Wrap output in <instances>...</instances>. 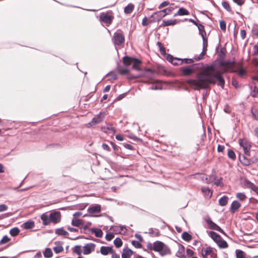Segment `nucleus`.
<instances>
[{"label": "nucleus", "mask_w": 258, "mask_h": 258, "mask_svg": "<svg viewBox=\"0 0 258 258\" xmlns=\"http://www.w3.org/2000/svg\"><path fill=\"white\" fill-rule=\"evenodd\" d=\"M226 67L223 69V72L216 70L213 64L208 66L201 72L197 74L196 79H188L186 83L195 90L206 89L208 88L209 84H215L216 80L218 85L224 88L225 80L222 77V73L230 72H233L232 68L230 66L235 64V61H225Z\"/></svg>", "instance_id": "obj_1"}, {"label": "nucleus", "mask_w": 258, "mask_h": 258, "mask_svg": "<svg viewBox=\"0 0 258 258\" xmlns=\"http://www.w3.org/2000/svg\"><path fill=\"white\" fill-rule=\"evenodd\" d=\"M147 248L149 250L158 252L161 256L170 254L171 251L169 247L161 241H156L153 243L148 242Z\"/></svg>", "instance_id": "obj_2"}, {"label": "nucleus", "mask_w": 258, "mask_h": 258, "mask_svg": "<svg viewBox=\"0 0 258 258\" xmlns=\"http://www.w3.org/2000/svg\"><path fill=\"white\" fill-rule=\"evenodd\" d=\"M40 218L45 226L49 225L50 223L57 224L60 221L61 214L59 211H53L49 215L46 213L42 214Z\"/></svg>", "instance_id": "obj_3"}, {"label": "nucleus", "mask_w": 258, "mask_h": 258, "mask_svg": "<svg viewBox=\"0 0 258 258\" xmlns=\"http://www.w3.org/2000/svg\"><path fill=\"white\" fill-rule=\"evenodd\" d=\"M239 144L244 152V155L239 154V161H241V158L247 160V161H252V159L250 158L251 156V143L245 139H240L239 140Z\"/></svg>", "instance_id": "obj_4"}, {"label": "nucleus", "mask_w": 258, "mask_h": 258, "mask_svg": "<svg viewBox=\"0 0 258 258\" xmlns=\"http://www.w3.org/2000/svg\"><path fill=\"white\" fill-rule=\"evenodd\" d=\"M113 19L114 16L111 11L102 12L100 14L99 20L105 23L107 27L112 24Z\"/></svg>", "instance_id": "obj_5"}, {"label": "nucleus", "mask_w": 258, "mask_h": 258, "mask_svg": "<svg viewBox=\"0 0 258 258\" xmlns=\"http://www.w3.org/2000/svg\"><path fill=\"white\" fill-rule=\"evenodd\" d=\"M203 67V64L202 63L193 64L191 68L188 67H183L180 68V71L182 72L183 75L185 76H188L191 75L194 71L196 69H202Z\"/></svg>", "instance_id": "obj_6"}, {"label": "nucleus", "mask_w": 258, "mask_h": 258, "mask_svg": "<svg viewBox=\"0 0 258 258\" xmlns=\"http://www.w3.org/2000/svg\"><path fill=\"white\" fill-rule=\"evenodd\" d=\"M125 41L124 36L122 31L118 29L114 33L112 37V41L115 45L120 46L124 43Z\"/></svg>", "instance_id": "obj_7"}, {"label": "nucleus", "mask_w": 258, "mask_h": 258, "mask_svg": "<svg viewBox=\"0 0 258 258\" xmlns=\"http://www.w3.org/2000/svg\"><path fill=\"white\" fill-rule=\"evenodd\" d=\"M105 113L103 112H100L99 114L96 115L92 119L91 121L89 122L87 126L90 127L94 124H98L102 122L104 118Z\"/></svg>", "instance_id": "obj_8"}, {"label": "nucleus", "mask_w": 258, "mask_h": 258, "mask_svg": "<svg viewBox=\"0 0 258 258\" xmlns=\"http://www.w3.org/2000/svg\"><path fill=\"white\" fill-rule=\"evenodd\" d=\"M206 223L209 226V228L211 229L219 231L221 233L223 234L224 235H226L225 232L221 229V228L212 221L210 218H208L206 220Z\"/></svg>", "instance_id": "obj_9"}, {"label": "nucleus", "mask_w": 258, "mask_h": 258, "mask_svg": "<svg viewBox=\"0 0 258 258\" xmlns=\"http://www.w3.org/2000/svg\"><path fill=\"white\" fill-rule=\"evenodd\" d=\"M96 245L93 243H89L83 247V253L85 255L90 254L95 250Z\"/></svg>", "instance_id": "obj_10"}, {"label": "nucleus", "mask_w": 258, "mask_h": 258, "mask_svg": "<svg viewBox=\"0 0 258 258\" xmlns=\"http://www.w3.org/2000/svg\"><path fill=\"white\" fill-rule=\"evenodd\" d=\"M202 255L203 258H208V255H210L212 258H216V254L214 252L210 247H208L205 250L203 249L202 250Z\"/></svg>", "instance_id": "obj_11"}, {"label": "nucleus", "mask_w": 258, "mask_h": 258, "mask_svg": "<svg viewBox=\"0 0 258 258\" xmlns=\"http://www.w3.org/2000/svg\"><path fill=\"white\" fill-rule=\"evenodd\" d=\"M163 17H164V16L163 14V13H162L161 10L154 12L150 17V18L152 19L150 22L153 23L158 22Z\"/></svg>", "instance_id": "obj_12"}, {"label": "nucleus", "mask_w": 258, "mask_h": 258, "mask_svg": "<svg viewBox=\"0 0 258 258\" xmlns=\"http://www.w3.org/2000/svg\"><path fill=\"white\" fill-rule=\"evenodd\" d=\"M88 212L90 214L99 213L101 212V206L99 205L91 206L88 208Z\"/></svg>", "instance_id": "obj_13"}, {"label": "nucleus", "mask_w": 258, "mask_h": 258, "mask_svg": "<svg viewBox=\"0 0 258 258\" xmlns=\"http://www.w3.org/2000/svg\"><path fill=\"white\" fill-rule=\"evenodd\" d=\"M134 252L128 247H125L122 250L121 253V258H131Z\"/></svg>", "instance_id": "obj_14"}, {"label": "nucleus", "mask_w": 258, "mask_h": 258, "mask_svg": "<svg viewBox=\"0 0 258 258\" xmlns=\"http://www.w3.org/2000/svg\"><path fill=\"white\" fill-rule=\"evenodd\" d=\"M241 207L240 203L237 201H234L231 204L230 211L232 213H234Z\"/></svg>", "instance_id": "obj_15"}, {"label": "nucleus", "mask_w": 258, "mask_h": 258, "mask_svg": "<svg viewBox=\"0 0 258 258\" xmlns=\"http://www.w3.org/2000/svg\"><path fill=\"white\" fill-rule=\"evenodd\" d=\"M142 63V62L140 59L135 57L132 62L133 63L132 69L137 71H140L141 70L140 66Z\"/></svg>", "instance_id": "obj_16"}, {"label": "nucleus", "mask_w": 258, "mask_h": 258, "mask_svg": "<svg viewBox=\"0 0 258 258\" xmlns=\"http://www.w3.org/2000/svg\"><path fill=\"white\" fill-rule=\"evenodd\" d=\"M202 193L206 198H211L212 196V191L208 186H202L201 188Z\"/></svg>", "instance_id": "obj_17"}, {"label": "nucleus", "mask_w": 258, "mask_h": 258, "mask_svg": "<svg viewBox=\"0 0 258 258\" xmlns=\"http://www.w3.org/2000/svg\"><path fill=\"white\" fill-rule=\"evenodd\" d=\"M110 229L112 230L114 234L121 233L124 229L125 230V231H124V233L126 232V228L124 226H112Z\"/></svg>", "instance_id": "obj_18"}, {"label": "nucleus", "mask_w": 258, "mask_h": 258, "mask_svg": "<svg viewBox=\"0 0 258 258\" xmlns=\"http://www.w3.org/2000/svg\"><path fill=\"white\" fill-rule=\"evenodd\" d=\"M113 248L110 246H102L100 247V253L104 255H107L109 253H112Z\"/></svg>", "instance_id": "obj_19"}, {"label": "nucleus", "mask_w": 258, "mask_h": 258, "mask_svg": "<svg viewBox=\"0 0 258 258\" xmlns=\"http://www.w3.org/2000/svg\"><path fill=\"white\" fill-rule=\"evenodd\" d=\"M209 235L216 243L222 238L220 235L213 231L209 232Z\"/></svg>", "instance_id": "obj_20"}, {"label": "nucleus", "mask_w": 258, "mask_h": 258, "mask_svg": "<svg viewBox=\"0 0 258 258\" xmlns=\"http://www.w3.org/2000/svg\"><path fill=\"white\" fill-rule=\"evenodd\" d=\"M178 23V21L177 20H163L162 21L161 26L163 27L171 26V25H175Z\"/></svg>", "instance_id": "obj_21"}, {"label": "nucleus", "mask_w": 258, "mask_h": 258, "mask_svg": "<svg viewBox=\"0 0 258 258\" xmlns=\"http://www.w3.org/2000/svg\"><path fill=\"white\" fill-rule=\"evenodd\" d=\"M134 58L135 57L125 56L122 58V62L124 66L128 67L132 63Z\"/></svg>", "instance_id": "obj_22"}, {"label": "nucleus", "mask_w": 258, "mask_h": 258, "mask_svg": "<svg viewBox=\"0 0 258 258\" xmlns=\"http://www.w3.org/2000/svg\"><path fill=\"white\" fill-rule=\"evenodd\" d=\"M35 226L34 222L33 221H28L24 223L21 225V227L24 229H30L33 228Z\"/></svg>", "instance_id": "obj_23"}, {"label": "nucleus", "mask_w": 258, "mask_h": 258, "mask_svg": "<svg viewBox=\"0 0 258 258\" xmlns=\"http://www.w3.org/2000/svg\"><path fill=\"white\" fill-rule=\"evenodd\" d=\"M189 14V12L185 8L181 7L179 8L178 11L174 15V17H176L177 16H185L188 15Z\"/></svg>", "instance_id": "obj_24"}, {"label": "nucleus", "mask_w": 258, "mask_h": 258, "mask_svg": "<svg viewBox=\"0 0 258 258\" xmlns=\"http://www.w3.org/2000/svg\"><path fill=\"white\" fill-rule=\"evenodd\" d=\"M89 231L92 233H94L96 237L100 238L103 235V232L100 229L93 228L90 229Z\"/></svg>", "instance_id": "obj_25"}, {"label": "nucleus", "mask_w": 258, "mask_h": 258, "mask_svg": "<svg viewBox=\"0 0 258 258\" xmlns=\"http://www.w3.org/2000/svg\"><path fill=\"white\" fill-rule=\"evenodd\" d=\"M184 246L180 244L179 246L178 250L176 253V256L180 258H183L184 257Z\"/></svg>", "instance_id": "obj_26"}, {"label": "nucleus", "mask_w": 258, "mask_h": 258, "mask_svg": "<svg viewBox=\"0 0 258 258\" xmlns=\"http://www.w3.org/2000/svg\"><path fill=\"white\" fill-rule=\"evenodd\" d=\"M242 185L246 188H250L252 186L253 183L248 180L247 178H243L242 179Z\"/></svg>", "instance_id": "obj_27"}, {"label": "nucleus", "mask_w": 258, "mask_h": 258, "mask_svg": "<svg viewBox=\"0 0 258 258\" xmlns=\"http://www.w3.org/2000/svg\"><path fill=\"white\" fill-rule=\"evenodd\" d=\"M228 197L226 196L222 197L219 200V205H220L221 206H226L228 203Z\"/></svg>", "instance_id": "obj_28"}, {"label": "nucleus", "mask_w": 258, "mask_h": 258, "mask_svg": "<svg viewBox=\"0 0 258 258\" xmlns=\"http://www.w3.org/2000/svg\"><path fill=\"white\" fill-rule=\"evenodd\" d=\"M134 9V6L133 4L130 3L128 4L125 8H124V12L125 14H131Z\"/></svg>", "instance_id": "obj_29"}, {"label": "nucleus", "mask_w": 258, "mask_h": 258, "mask_svg": "<svg viewBox=\"0 0 258 258\" xmlns=\"http://www.w3.org/2000/svg\"><path fill=\"white\" fill-rule=\"evenodd\" d=\"M198 28V30L199 31V34L201 35V37L206 36V32L205 30V27L203 25L200 24L197 27Z\"/></svg>", "instance_id": "obj_30"}, {"label": "nucleus", "mask_w": 258, "mask_h": 258, "mask_svg": "<svg viewBox=\"0 0 258 258\" xmlns=\"http://www.w3.org/2000/svg\"><path fill=\"white\" fill-rule=\"evenodd\" d=\"M149 233L152 236H158L160 235V231L158 229L150 228Z\"/></svg>", "instance_id": "obj_31"}, {"label": "nucleus", "mask_w": 258, "mask_h": 258, "mask_svg": "<svg viewBox=\"0 0 258 258\" xmlns=\"http://www.w3.org/2000/svg\"><path fill=\"white\" fill-rule=\"evenodd\" d=\"M217 244H218V246L221 248H225L228 246L227 242L222 238L219 240V242L217 243Z\"/></svg>", "instance_id": "obj_32"}, {"label": "nucleus", "mask_w": 258, "mask_h": 258, "mask_svg": "<svg viewBox=\"0 0 258 258\" xmlns=\"http://www.w3.org/2000/svg\"><path fill=\"white\" fill-rule=\"evenodd\" d=\"M174 9L173 7H169L167 8L161 10V11L162 13H163L164 16L165 17L166 15L171 14V13L174 10Z\"/></svg>", "instance_id": "obj_33"}, {"label": "nucleus", "mask_w": 258, "mask_h": 258, "mask_svg": "<svg viewBox=\"0 0 258 258\" xmlns=\"http://www.w3.org/2000/svg\"><path fill=\"white\" fill-rule=\"evenodd\" d=\"M43 255L46 258H49L52 256V252L50 248H46L43 252Z\"/></svg>", "instance_id": "obj_34"}, {"label": "nucleus", "mask_w": 258, "mask_h": 258, "mask_svg": "<svg viewBox=\"0 0 258 258\" xmlns=\"http://www.w3.org/2000/svg\"><path fill=\"white\" fill-rule=\"evenodd\" d=\"M251 113L252 114L253 118L254 120L258 121V109L252 107L251 109Z\"/></svg>", "instance_id": "obj_35"}, {"label": "nucleus", "mask_w": 258, "mask_h": 258, "mask_svg": "<svg viewBox=\"0 0 258 258\" xmlns=\"http://www.w3.org/2000/svg\"><path fill=\"white\" fill-rule=\"evenodd\" d=\"M55 233L58 235L66 236L68 234L67 231L63 229V228H58L55 231Z\"/></svg>", "instance_id": "obj_36"}, {"label": "nucleus", "mask_w": 258, "mask_h": 258, "mask_svg": "<svg viewBox=\"0 0 258 258\" xmlns=\"http://www.w3.org/2000/svg\"><path fill=\"white\" fill-rule=\"evenodd\" d=\"M83 223V220L78 219H73L72 221V225L74 226L78 227Z\"/></svg>", "instance_id": "obj_37"}, {"label": "nucleus", "mask_w": 258, "mask_h": 258, "mask_svg": "<svg viewBox=\"0 0 258 258\" xmlns=\"http://www.w3.org/2000/svg\"><path fill=\"white\" fill-rule=\"evenodd\" d=\"M182 238L186 241H189L191 239L192 236L188 232H184L182 234Z\"/></svg>", "instance_id": "obj_38"}, {"label": "nucleus", "mask_w": 258, "mask_h": 258, "mask_svg": "<svg viewBox=\"0 0 258 258\" xmlns=\"http://www.w3.org/2000/svg\"><path fill=\"white\" fill-rule=\"evenodd\" d=\"M19 232L20 230L18 227H14L11 229L10 231V234L13 237H15L18 235Z\"/></svg>", "instance_id": "obj_39"}, {"label": "nucleus", "mask_w": 258, "mask_h": 258, "mask_svg": "<svg viewBox=\"0 0 258 258\" xmlns=\"http://www.w3.org/2000/svg\"><path fill=\"white\" fill-rule=\"evenodd\" d=\"M236 197L240 201H244L246 199V196L244 192H238L236 194Z\"/></svg>", "instance_id": "obj_40"}, {"label": "nucleus", "mask_w": 258, "mask_h": 258, "mask_svg": "<svg viewBox=\"0 0 258 258\" xmlns=\"http://www.w3.org/2000/svg\"><path fill=\"white\" fill-rule=\"evenodd\" d=\"M73 252L77 254L78 255H81V253L83 252V250H82L81 246V245H76L73 248Z\"/></svg>", "instance_id": "obj_41"}, {"label": "nucleus", "mask_w": 258, "mask_h": 258, "mask_svg": "<svg viewBox=\"0 0 258 258\" xmlns=\"http://www.w3.org/2000/svg\"><path fill=\"white\" fill-rule=\"evenodd\" d=\"M222 7L228 12H232V9L229 5V4L227 1H223L222 2Z\"/></svg>", "instance_id": "obj_42"}, {"label": "nucleus", "mask_w": 258, "mask_h": 258, "mask_svg": "<svg viewBox=\"0 0 258 258\" xmlns=\"http://www.w3.org/2000/svg\"><path fill=\"white\" fill-rule=\"evenodd\" d=\"M114 244L117 248L120 247L122 245V241L120 238H116L113 241Z\"/></svg>", "instance_id": "obj_43"}, {"label": "nucleus", "mask_w": 258, "mask_h": 258, "mask_svg": "<svg viewBox=\"0 0 258 258\" xmlns=\"http://www.w3.org/2000/svg\"><path fill=\"white\" fill-rule=\"evenodd\" d=\"M157 45L159 48L160 52L162 54H164L166 53L165 48L161 42L159 41L157 42Z\"/></svg>", "instance_id": "obj_44"}, {"label": "nucleus", "mask_w": 258, "mask_h": 258, "mask_svg": "<svg viewBox=\"0 0 258 258\" xmlns=\"http://www.w3.org/2000/svg\"><path fill=\"white\" fill-rule=\"evenodd\" d=\"M151 18H148L147 17H145L142 20V25L143 26H147L148 25L149 23H152L153 22H151L150 21H151Z\"/></svg>", "instance_id": "obj_45"}, {"label": "nucleus", "mask_w": 258, "mask_h": 258, "mask_svg": "<svg viewBox=\"0 0 258 258\" xmlns=\"http://www.w3.org/2000/svg\"><path fill=\"white\" fill-rule=\"evenodd\" d=\"M203 39V51H205L206 50L207 47L208 46V38L206 36L202 37Z\"/></svg>", "instance_id": "obj_46"}, {"label": "nucleus", "mask_w": 258, "mask_h": 258, "mask_svg": "<svg viewBox=\"0 0 258 258\" xmlns=\"http://www.w3.org/2000/svg\"><path fill=\"white\" fill-rule=\"evenodd\" d=\"M250 95L254 97H258V88L256 86H254L250 93Z\"/></svg>", "instance_id": "obj_47"}, {"label": "nucleus", "mask_w": 258, "mask_h": 258, "mask_svg": "<svg viewBox=\"0 0 258 258\" xmlns=\"http://www.w3.org/2000/svg\"><path fill=\"white\" fill-rule=\"evenodd\" d=\"M236 258H245L243 251L239 249L236 250Z\"/></svg>", "instance_id": "obj_48"}, {"label": "nucleus", "mask_w": 258, "mask_h": 258, "mask_svg": "<svg viewBox=\"0 0 258 258\" xmlns=\"http://www.w3.org/2000/svg\"><path fill=\"white\" fill-rule=\"evenodd\" d=\"M10 241V238L7 235H5L0 241V245L6 244Z\"/></svg>", "instance_id": "obj_49"}, {"label": "nucleus", "mask_w": 258, "mask_h": 258, "mask_svg": "<svg viewBox=\"0 0 258 258\" xmlns=\"http://www.w3.org/2000/svg\"><path fill=\"white\" fill-rule=\"evenodd\" d=\"M226 55V50L224 48H221L218 53V56L221 58H224Z\"/></svg>", "instance_id": "obj_50"}, {"label": "nucleus", "mask_w": 258, "mask_h": 258, "mask_svg": "<svg viewBox=\"0 0 258 258\" xmlns=\"http://www.w3.org/2000/svg\"><path fill=\"white\" fill-rule=\"evenodd\" d=\"M228 156L231 160H235V154L234 152L232 150H229L228 151Z\"/></svg>", "instance_id": "obj_51"}, {"label": "nucleus", "mask_w": 258, "mask_h": 258, "mask_svg": "<svg viewBox=\"0 0 258 258\" xmlns=\"http://www.w3.org/2000/svg\"><path fill=\"white\" fill-rule=\"evenodd\" d=\"M206 54L205 51H202L201 54L199 55H195L194 57V59H195L197 61L203 59L204 55Z\"/></svg>", "instance_id": "obj_52"}, {"label": "nucleus", "mask_w": 258, "mask_h": 258, "mask_svg": "<svg viewBox=\"0 0 258 258\" xmlns=\"http://www.w3.org/2000/svg\"><path fill=\"white\" fill-rule=\"evenodd\" d=\"M174 66L180 65L182 64V60L181 58L175 57L172 63Z\"/></svg>", "instance_id": "obj_53"}, {"label": "nucleus", "mask_w": 258, "mask_h": 258, "mask_svg": "<svg viewBox=\"0 0 258 258\" xmlns=\"http://www.w3.org/2000/svg\"><path fill=\"white\" fill-rule=\"evenodd\" d=\"M182 63H184L185 64H189L192 63L194 62V59L192 58H183L181 59Z\"/></svg>", "instance_id": "obj_54"}, {"label": "nucleus", "mask_w": 258, "mask_h": 258, "mask_svg": "<svg viewBox=\"0 0 258 258\" xmlns=\"http://www.w3.org/2000/svg\"><path fill=\"white\" fill-rule=\"evenodd\" d=\"M132 244L136 248H140L142 247V245L139 241L136 240H133Z\"/></svg>", "instance_id": "obj_55"}, {"label": "nucleus", "mask_w": 258, "mask_h": 258, "mask_svg": "<svg viewBox=\"0 0 258 258\" xmlns=\"http://www.w3.org/2000/svg\"><path fill=\"white\" fill-rule=\"evenodd\" d=\"M119 73L122 75H125L129 74V70L126 69L121 68L119 69Z\"/></svg>", "instance_id": "obj_56"}, {"label": "nucleus", "mask_w": 258, "mask_h": 258, "mask_svg": "<svg viewBox=\"0 0 258 258\" xmlns=\"http://www.w3.org/2000/svg\"><path fill=\"white\" fill-rule=\"evenodd\" d=\"M114 233H107L105 236L106 240L108 241L112 240L114 236Z\"/></svg>", "instance_id": "obj_57"}, {"label": "nucleus", "mask_w": 258, "mask_h": 258, "mask_svg": "<svg viewBox=\"0 0 258 258\" xmlns=\"http://www.w3.org/2000/svg\"><path fill=\"white\" fill-rule=\"evenodd\" d=\"M238 74L240 77H243L246 74V72L242 68H241L238 71Z\"/></svg>", "instance_id": "obj_58"}, {"label": "nucleus", "mask_w": 258, "mask_h": 258, "mask_svg": "<svg viewBox=\"0 0 258 258\" xmlns=\"http://www.w3.org/2000/svg\"><path fill=\"white\" fill-rule=\"evenodd\" d=\"M53 250L56 253H59L63 250V247L61 246H55L53 248Z\"/></svg>", "instance_id": "obj_59"}, {"label": "nucleus", "mask_w": 258, "mask_h": 258, "mask_svg": "<svg viewBox=\"0 0 258 258\" xmlns=\"http://www.w3.org/2000/svg\"><path fill=\"white\" fill-rule=\"evenodd\" d=\"M220 27L222 30H226V24L224 21H220Z\"/></svg>", "instance_id": "obj_60"}, {"label": "nucleus", "mask_w": 258, "mask_h": 258, "mask_svg": "<svg viewBox=\"0 0 258 258\" xmlns=\"http://www.w3.org/2000/svg\"><path fill=\"white\" fill-rule=\"evenodd\" d=\"M170 5V3L168 1H164L162 2L159 6V9H161L164 7L168 6Z\"/></svg>", "instance_id": "obj_61"}, {"label": "nucleus", "mask_w": 258, "mask_h": 258, "mask_svg": "<svg viewBox=\"0 0 258 258\" xmlns=\"http://www.w3.org/2000/svg\"><path fill=\"white\" fill-rule=\"evenodd\" d=\"M253 55H258V41L257 43L253 46Z\"/></svg>", "instance_id": "obj_62"}, {"label": "nucleus", "mask_w": 258, "mask_h": 258, "mask_svg": "<svg viewBox=\"0 0 258 258\" xmlns=\"http://www.w3.org/2000/svg\"><path fill=\"white\" fill-rule=\"evenodd\" d=\"M110 144L112 146L115 152H118L119 151L120 148L118 146H117L115 143L112 142H110Z\"/></svg>", "instance_id": "obj_63"}, {"label": "nucleus", "mask_w": 258, "mask_h": 258, "mask_svg": "<svg viewBox=\"0 0 258 258\" xmlns=\"http://www.w3.org/2000/svg\"><path fill=\"white\" fill-rule=\"evenodd\" d=\"M252 63L256 68H258V58H253L251 60Z\"/></svg>", "instance_id": "obj_64"}]
</instances>
